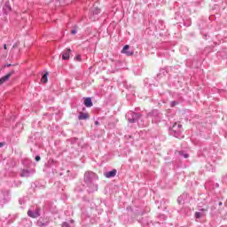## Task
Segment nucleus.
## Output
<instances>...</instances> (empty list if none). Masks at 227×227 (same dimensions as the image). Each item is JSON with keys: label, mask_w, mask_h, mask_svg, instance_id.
Returning a JSON list of instances; mask_svg holds the SVG:
<instances>
[{"label": "nucleus", "mask_w": 227, "mask_h": 227, "mask_svg": "<svg viewBox=\"0 0 227 227\" xmlns=\"http://www.w3.org/2000/svg\"><path fill=\"white\" fill-rule=\"evenodd\" d=\"M98 180V176L91 171L84 173L83 182L88 187V192H95L98 191V184H95Z\"/></svg>", "instance_id": "f257e3e1"}, {"label": "nucleus", "mask_w": 227, "mask_h": 227, "mask_svg": "<svg viewBox=\"0 0 227 227\" xmlns=\"http://www.w3.org/2000/svg\"><path fill=\"white\" fill-rule=\"evenodd\" d=\"M143 116V114L139 113H136L134 111H129L126 114V118L129 121V123H137L139 121L140 118Z\"/></svg>", "instance_id": "f03ea898"}, {"label": "nucleus", "mask_w": 227, "mask_h": 227, "mask_svg": "<svg viewBox=\"0 0 227 227\" xmlns=\"http://www.w3.org/2000/svg\"><path fill=\"white\" fill-rule=\"evenodd\" d=\"M10 201V191L8 190H1L0 192V205H5Z\"/></svg>", "instance_id": "7ed1b4c3"}, {"label": "nucleus", "mask_w": 227, "mask_h": 227, "mask_svg": "<svg viewBox=\"0 0 227 227\" xmlns=\"http://www.w3.org/2000/svg\"><path fill=\"white\" fill-rule=\"evenodd\" d=\"M161 116H162V114H160L157 109H153V111L147 113L146 114V118H153L157 121H160Z\"/></svg>", "instance_id": "20e7f679"}, {"label": "nucleus", "mask_w": 227, "mask_h": 227, "mask_svg": "<svg viewBox=\"0 0 227 227\" xmlns=\"http://www.w3.org/2000/svg\"><path fill=\"white\" fill-rule=\"evenodd\" d=\"M42 212V208L36 207L35 210L29 209L27 211L28 217H31L32 219H36L40 217V213Z\"/></svg>", "instance_id": "39448f33"}, {"label": "nucleus", "mask_w": 227, "mask_h": 227, "mask_svg": "<svg viewBox=\"0 0 227 227\" xmlns=\"http://www.w3.org/2000/svg\"><path fill=\"white\" fill-rule=\"evenodd\" d=\"M51 223V220L47 216H41L37 221V226L39 227H47L49 226V223Z\"/></svg>", "instance_id": "423d86ee"}, {"label": "nucleus", "mask_w": 227, "mask_h": 227, "mask_svg": "<svg viewBox=\"0 0 227 227\" xmlns=\"http://www.w3.org/2000/svg\"><path fill=\"white\" fill-rule=\"evenodd\" d=\"M169 134L170 136H174V137H180V129H176V123H174L169 129Z\"/></svg>", "instance_id": "0eeeda50"}, {"label": "nucleus", "mask_w": 227, "mask_h": 227, "mask_svg": "<svg viewBox=\"0 0 227 227\" xmlns=\"http://www.w3.org/2000/svg\"><path fill=\"white\" fill-rule=\"evenodd\" d=\"M13 74H15V70H12L7 74H5L2 78H0V86H1V84H4V82H6V81H10V78L12 77V75H13Z\"/></svg>", "instance_id": "6e6552de"}, {"label": "nucleus", "mask_w": 227, "mask_h": 227, "mask_svg": "<svg viewBox=\"0 0 227 227\" xmlns=\"http://www.w3.org/2000/svg\"><path fill=\"white\" fill-rule=\"evenodd\" d=\"M208 212L207 208H200L199 212H195V219H200V217H205Z\"/></svg>", "instance_id": "1a4fd4ad"}, {"label": "nucleus", "mask_w": 227, "mask_h": 227, "mask_svg": "<svg viewBox=\"0 0 227 227\" xmlns=\"http://www.w3.org/2000/svg\"><path fill=\"white\" fill-rule=\"evenodd\" d=\"M121 53L126 54V56H134V51L130 50V46L129 44L124 45Z\"/></svg>", "instance_id": "9d476101"}, {"label": "nucleus", "mask_w": 227, "mask_h": 227, "mask_svg": "<svg viewBox=\"0 0 227 227\" xmlns=\"http://www.w3.org/2000/svg\"><path fill=\"white\" fill-rule=\"evenodd\" d=\"M70 52H72V50L70 48H67L63 52H62V59L64 61H67V59H70Z\"/></svg>", "instance_id": "9b49d317"}, {"label": "nucleus", "mask_w": 227, "mask_h": 227, "mask_svg": "<svg viewBox=\"0 0 227 227\" xmlns=\"http://www.w3.org/2000/svg\"><path fill=\"white\" fill-rule=\"evenodd\" d=\"M4 15H8L10 12H12V6L10 5V2H5L3 7Z\"/></svg>", "instance_id": "f8f14e48"}, {"label": "nucleus", "mask_w": 227, "mask_h": 227, "mask_svg": "<svg viewBox=\"0 0 227 227\" xmlns=\"http://www.w3.org/2000/svg\"><path fill=\"white\" fill-rule=\"evenodd\" d=\"M116 173H118V170L114 168L111 171L106 172L104 176H106V178H114V176H116Z\"/></svg>", "instance_id": "ddd939ff"}, {"label": "nucleus", "mask_w": 227, "mask_h": 227, "mask_svg": "<svg viewBox=\"0 0 227 227\" xmlns=\"http://www.w3.org/2000/svg\"><path fill=\"white\" fill-rule=\"evenodd\" d=\"M83 104L85 107H93V101L91 100V98H84Z\"/></svg>", "instance_id": "4468645a"}, {"label": "nucleus", "mask_w": 227, "mask_h": 227, "mask_svg": "<svg viewBox=\"0 0 227 227\" xmlns=\"http://www.w3.org/2000/svg\"><path fill=\"white\" fill-rule=\"evenodd\" d=\"M166 74H169V68L168 67L160 70V74H157V79H160V77H162V75H166Z\"/></svg>", "instance_id": "2eb2a0df"}, {"label": "nucleus", "mask_w": 227, "mask_h": 227, "mask_svg": "<svg viewBox=\"0 0 227 227\" xmlns=\"http://www.w3.org/2000/svg\"><path fill=\"white\" fill-rule=\"evenodd\" d=\"M185 198H187V193H183L181 196H179L177 198L178 205H182V203H184V200H185Z\"/></svg>", "instance_id": "dca6fc26"}, {"label": "nucleus", "mask_w": 227, "mask_h": 227, "mask_svg": "<svg viewBox=\"0 0 227 227\" xmlns=\"http://www.w3.org/2000/svg\"><path fill=\"white\" fill-rule=\"evenodd\" d=\"M30 175H31V171H29L27 169H23L21 171L20 176L21 177H27V176H30Z\"/></svg>", "instance_id": "f3484780"}, {"label": "nucleus", "mask_w": 227, "mask_h": 227, "mask_svg": "<svg viewBox=\"0 0 227 227\" xmlns=\"http://www.w3.org/2000/svg\"><path fill=\"white\" fill-rule=\"evenodd\" d=\"M90 118V115L86 113H81L78 116V120H88Z\"/></svg>", "instance_id": "a211bd4d"}, {"label": "nucleus", "mask_w": 227, "mask_h": 227, "mask_svg": "<svg viewBox=\"0 0 227 227\" xmlns=\"http://www.w3.org/2000/svg\"><path fill=\"white\" fill-rule=\"evenodd\" d=\"M48 77H49V73L46 72V73L43 75V77H42V79H41L42 82H43V83L45 84V83L47 82V81H49Z\"/></svg>", "instance_id": "6ab92c4d"}, {"label": "nucleus", "mask_w": 227, "mask_h": 227, "mask_svg": "<svg viewBox=\"0 0 227 227\" xmlns=\"http://www.w3.org/2000/svg\"><path fill=\"white\" fill-rule=\"evenodd\" d=\"M138 223H140V224H142V226H148V224H149L148 221H146L145 218H142V219L138 220Z\"/></svg>", "instance_id": "aec40b11"}, {"label": "nucleus", "mask_w": 227, "mask_h": 227, "mask_svg": "<svg viewBox=\"0 0 227 227\" xmlns=\"http://www.w3.org/2000/svg\"><path fill=\"white\" fill-rule=\"evenodd\" d=\"M91 13H92V15H98V13H100V9L98 7H94L91 10Z\"/></svg>", "instance_id": "412c9836"}, {"label": "nucleus", "mask_w": 227, "mask_h": 227, "mask_svg": "<svg viewBox=\"0 0 227 227\" xmlns=\"http://www.w3.org/2000/svg\"><path fill=\"white\" fill-rule=\"evenodd\" d=\"M179 155L184 159H189V154L184 151H179Z\"/></svg>", "instance_id": "4be33fe9"}, {"label": "nucleus", "mask_w": 227, "mask_h": 227, "mask_svg": "<svg viewBox=\"0 0 227 227\" xmlns=\"http://www.w3.org/2000/svg\"><path fill=\"white\" fill-rule=\"evenodd\" d=\"M69 142L71 143V145H75V143H77V138L74 137L69 139Z\"/></svg>", "instance_id": "5701e85b"}, {"label": "nucleus", "mask_w": 227, "mask_h": 227, "mask_svg": "<svg viewBox=\"0 0 227 227\" xmlns=\"http://www.w3.org/2000/svg\"><path fill=\"white\" fill-rule=\"evenodd\" d=\"M75 61H82V59L81 57V55H77L75 58H74Z\"/></svg>", "instance_id": "b1692460"}, {"label": "nucleus", "mask_w": 227, "mask_h": 227, "mask_svg": "<svg viewBox=\"0 0 227 227\" xmlns=\"http://www.w3.org/2000/svg\"><path fill=\"white\" fill-rule=\"evenodd\" d=\"M35 141V138L33 137H29L27 143H33Z\"/></svg>", "instance_id": "393cba45"}, {"label": "nucleus", "mask_w": 227, "mask_h": 227, "mask_svg": "<svg viewBox=\"0 0 227 227\" xmlns=\"http://www.w3.org/2000/svg\"><path fill=\"white\" fill-rule=\"evenodd\" d=\"M62 227H70V224L68 223H67V222H64L62 223Z\"/></svg>", "instance_id": "a878e982"}, {"label": "nucleus", "mask_w": 227, "mask_h": 227, "mask_svg": "<svg viewBox=\"0 0 227 227\" xmlns=\"http://www.w3.org/2000/svg\"><path fill=\"white\" fill-rule=\"evenodd\" d=\"M71 35H77V29H75V28L72 29Z\"/></svg>", "instance_id": "bb28decb"}, {"label": "nucleus", "mask_w": 227, "mask_h": 227, "mask_svg": "<svg viewBox=\"0 0 227 227\" xmlns=\"http://www.w3.org/2000/svg\"><path fill=\"white\" fill-rule=\"evenodd\" d=\"M223 182L227 184V175L223 177Z\"/></svg>", "instance_id": "cd10ccee"}, {"label": "nucleus", "mask_w": 227, "mask_h": 227, "mask_svg": "<svg viewBox=\"0 0 227 227\" xmlns=\"http://www.w3.org/2000/svg\"><path fill=\"white\" fill-rule=\"evenodd\" d=\"M176 104H178V102H176V101H172V102H171V107H175V106H176Z\"/></svg>", "instance_id": "c85d7f7f"}, {"label": "nucleus", "mask_w": 227, "mask_h": 227, "mask_svg": "<svg viewBox=\"0 0 227 227\" xmlns=\"http://www.w3.org/2000/svg\"><path fill=\"white\" fill-rule=\"evenodd\" d=\"M41 157L39 156V155H37V156H35V160H36V162H39V160H41Z\"/></svg>", "instance_id": "c756f323"}, {"label": "nucleus", "mask_w": 227, "mask_h": 227, "mask_svg": "<svg viewBox=\"0 0 227 227\" xmlns=\"http://www.w3.org/2000/svg\"><path fill=\"white\" fill-rule=\"evenodd\" d=\"M180 129H182V124H176V129L180 130Z\"/></svg>", "instance_id": "7c9ffc66"}, {"label": "nucleus", "mask_w": 227, "mask_h": 227, "mask_svg": "<svg viewBox=\"0 0 227 227\" xmlns=\"http://www.w3.org/2000/svg\"><path fill=\"white\" fill-rule=\"evenodd\" d=\"M160 219H163L164 221H166V218H167V217H166V215H160Z\"/></svg>", "instance_id": "2f4dec72"}, {"label": "nucleus", "mask_w": 227, "mask_h": 227, "mask_svg": "<svg viewBox=\"0 0 227 227\" xmlns=\"http://www.w3.org/2000/svg\"><path fill=\"white\" fill-rule=\"evenodd\" d=\"M4 67H12V64H5Z\"/></svg>", "instance_id": "473e14b6"}, {"label": "nucleus", "mask_w": 227, "mask_h": 227, "mask_svg": "<svg viewBox=\"0 0 227 227\" xmlns=\"http://www.w3.org/2000/svg\"><path fill=\"white\" fill-rule=\"evenodd\" d=\"M2 146H4V143L0 142V148H2Z\"/></svg>", "instance_id": "72a5a7b5"}, {"label": "nucleus", "mask_w": 227, "mask_h": 227, "mask_svg": "<svg viewBox=\"0 0 227 227\" xmlns=\"http://www.w3.org/2000/svg\"><path fill=\"white\" fill-rule=\"evenodd\" d=\"M4 51H6V49H8V47L6 46V44H4Z\"/></svg>", "instance_id": "f704fd0d"}, {"label": "nucleus", "mask_w": 227, "mask_h": 227, "mask_svg": "<svg viewBox=\"0 0 227 227\" xmlns=\"http://www.w3.org/2000/svg\"><path fill=\"white\" fill-rule=\"evenodd\" d=\"M100 122H98V121H95V125H99Z\"/></svg>", "instance_id": "c9c22d12"}, {"label": "nucleus", "mask_w": 227, "mask_h": 227, "mask_svg": "<svg viewBox=\"0 0 227 227\" xmlns=\"http://www.w3.org/2000/svg\"><path fill=\"white\" fill-rule=\"evenodd\" d=\"M16 127H20V122L16 123Z\"/></svg>", "instance_id": "e433bc0d"}, {"label": "nucleus", "mask_w": 227, "mask_h": 227, "mask_svg": "<svg viewBox=\"0 0 227 227\" xmlns=\"http://www.w3.org/2000/svg\"><path fill=\"white\" fill-rule=\"evenodd\" d=\"M22 182L19 181L17 186L20 185Z\"/></svg>", "instance_id": "4c0bfd02"}, {"label": "nucleus", "mask_w": 227, "mask_h": 227, "mask_svg": "<svg viewBox=\"0 0 227 227\" xmlns=\"http://www.w3.org/2000/svg\"><path fill=\"white\" fill-rule=\"evenodd\" d=\"M215 187H217V188L219 187V184L218 183L215 184Z\"/></svg>", "instance_id": "58836bf2"}, {"label": "nucleus", "mask_w": 227, "mask_h": 227, "mask_svg": "<svg viewBox=\"0 0 227 227\" xmlns=\"http://www.w3.org/2000/svg\"><path fill=\"white\" fill-rule=\"evenodd\" d=\"M218 205L219 207H221L223 205V202H219Z\"/></svg>", "instance_id": "ea45409f"}, {"label": "nucleus", "mask_w": 227, "mask_h": 227, "mask_svg": "<svg viewBox=\"0 0 227 227\" xmlns=\"http://www.w3.org/2000/svg\"><path fill=\"white\" fill-rule=\"evenodd\" d=\"M144 3H148V0H143Z\"/></svg>", "instance_id": "a19ab883"}, {"label": "nucleus", "mask_w": 227, "mask_h": 227, "mask_svg": "<svg viewBox=\"0 0 227 227\" xmlns=\"http://www.w3.org/2000/svg\"><path fill=\"white\" fill-rule=\"evenodd\" d=\"M59 176H63V173H60Z\"/></svg>", "instance_id": "79ce46f5"}]
</instances>
